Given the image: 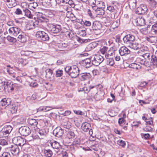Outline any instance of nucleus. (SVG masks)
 Here are the masks:
<instances>
[{
  "label": "nucleus",
  "instance_id": "nucleus-14",
  "mask_svg": "<svg viewBox=\"0 0 157 157\" xmlns=\"http://www.w3.org/2000/svg\"><path fill=\"white\" fill-rule=\"evenodd\" d=\"M147 10L146 5L141 4L137 8L136 13L138 14H144L145 13Z\"/></svg>",
  "mask_w": 157,
  "mask_h": 157
},
{
  "label": "nucleus",
  "instance_id": "nucleus-3",
  "mask_svg": "<svg viewBox=\"0 0 157 157\" xmlns=\"http://www.w3.org/2000/svg\"><path fill=\"white\" fill-rule=\"evenodd\" d=\"M91 59L92 64L95 66L99 65L104 60L103 56L100 55H94Z\"/></svg>",
  "mask_w": 157,
  "mask_h": 157
},
{
  "label": "nucleus",
  "instance_id": "nucleus-40",
  "mask_svg": "<svg viewBox=\"0 0 157 157\" xmlns=\"http://www.w3.org/2000/svg\"><path fill=\"white\" fill-rule=\"evenodd\" d=\"M18 62L19 63H21L23 65H26L28 63V60L26 59L20 58L18 59Z\"/></svg>",
  "mask_w": 157,
  "mask_h": 157
},
{
  "label": "nucleus",
  "instance_id": "nucleus-20",
  "mask_svg": "<svg viewBox=\"0 0 157 157\" xmlns=\"http://www.w3.org/2000/svg\"><path fill=\"white\" fill-rule=\"evenodd\" d=\"M136 25L138 26L144 25L145 24V21L144 18L142 17H139L135 19Z\"/></svg>",
  "mask_w": 157,
  "mask_h": 157
},
{
  "label": "nucleus",
  "instance_id": "nucleus-63",
  "mask_svg": "<svg viewBox=\"0 0 157 157\" xmlns=\"http://www.w3.org/2000/svg\"><path fill=\"white\" fill-rule=\"evenodd\" d=\"M77 41L79 43H86L88 42V40L87 39H84L81 38L80 37H78L77 38Z\"/></svg>",
  "mask_w": 157,
  "mask_h": 157
},
{
  "label": "nucleus",
  "instance_id": "nucleus-29",
  "mask_svg": "<svg viewBox=\"0 0 157 157\" xmlns=\"http://www.w3.org/2000/svg\"><path fill=\"white\" fill-rule=\"evenodd\" d=\"M23 16H25L30 18H33V15L31 14L30 11L27 8L23 9Z\"/></svg>",
  "mask_w": 157,
  "mask_h": 157
},
{
  "label": "nucleus",
  "instance_id": "nucleus-47",
  "mask_svg": "<svg viewBox=\"0 0 157 157\" xmlns=\"http://www.w3.org/2000/svg\"><path fill=\"white\" fill-rule=\"evenodd\" d=\"M114 53V51L113 49H110L105 55V57L106 58H108L109 56H112L113 53Z\"/></svg>",
  "mask_w": 157,
  "mask_h": 157
},
{
  "label": "nucleus",
  "instance_id": "nucleus-43",
  "mask_svg": "<svg viewBox=\"0 0 157 157\" xmlns=\"http://www.w3.org/2000/svg\"><path fill=\"white\" fill-rule=\"evenodd\" d=\"M120 21L119 20H117L114 21L111 25V27L113 29L117 28L120 25Z\"/></svg>",
  "mask_w": 157,
  "mask_h": 157
},
{
  "label": "nucleus",
  "instance_id": "nucleus-33",
  "mask_svg": "<svg viewBox=\"0 0 157 157\" xmlns=\"http://www.w3.org/2000/svg\"><path fill=\"white\" fill-rule=\"evenodd\" d=\"M44 156L46 157H51L53 154L52 151L49 149H44L43 151Z\"/></svg>",
  "mask_w": 157,
  "mask_h": 157
},
{
  "label": "nucleus",
  "instance_id": "nucleus-28",
  "mask_svg": "<svg viewBox=\"0 0 157 157\" xmlns=\"http://www.w3.org/2000/svg\"><path fill=\"white\" fill-rule=\"evenodd\" d=\"M145 39L151 43H155L157 41V37L155 36H151L146 37Z\"/></svg>",
  "mask_w": 157,
  "mask_h": 157
},
{
  "label": "nucleus",
  "instance_id": "nucleus-10",
  "mask_svg": "<svg viewBox=\"0 0 157 157\" xmlns=\"http://www.w3.org/2000/svg\"><path fill=\"white\" fill-rule=\"evenodd\" d=\"M123 39L124 43L129 46L134 40H135V37L132 35L128 34L124 36Z\"/></svg>",
  "mask_w": 157,
  "mask_h": 157
},
{
  "label": "nucleus",
  "instance_id": "nucleus-36",
  "mask_svg": "<svg viewBox=\"0 0 157 157\" xmlns=\"http://www.w3.org/2000/svg\"><path fill=\"white\" fill-rule=\"evenodd\" d=\"M46 77L48 78H50L53 76V71L50 69H48L46 70Z\"/></svg>",
  "mask_w": 157,
  "mask_h": 157
},
{
  "label": "nucleus",
  "instance_id": "nucleus-35",
  "mask_svg": "<svg viewBox=\"0 0 157 157\" xmlns=\"http://www.w3.org/2000/svg\"><path fill=\"white\" fill-rule=\"evenodd\" d=\"M6 81L7 80L4 78L0 79V90H4Z\"/></svg>",
  "mask_w": 157,
  "mask_h": 157
},
{
  "label": "nucleus",
  "instance_id": "nucleus-45",
  "mask_svg": "<svg viewBox=\"0 0 157 157\" xmlns=\"http://www.w3.org/2000/svg\"><path fill=\"white\" fill-rule=\"evenodd\" d=\"M151 31L155 34H157V23H155L152 25Z\"/></svg>",
  "mask_w": 157,
  "mask_h": 157
},
{
  "label": "nucleus",
  "instance_id": "nucleus-54",
  "mask_svg": "<svg viewBox=\"0 0 157 157\" xmlns=\"http://www.w3.org/2000/svg\"><path fill=\"white\" fill-rule=\"evenodd\" d=\"M63 75V71L62 70H59L56 71V75L57 77H60Z\"/></svg>",
  "mask_w": 157,
  "mask_h": 157
},
{
  "label": "nucleus",
  "instance_id": "nucleus-59",
  "mask_svg": "<svg viewBox=\"0 0 157 157\" xmlns=\"http://www.w3.org/2000/svg\"><path fill=\"white\" fill-rule=\"evenodd\" d=\"M55 1L58 4H60L61 3H67L68 1V0H55Z\"/></svg>",
  "mask_w": 157,
  "mask_h": 157
},
{
  "label": "nucleus",
  "instance_id": "nucleus-30",
  "mask_svg": "<svg viewBox=\"0 0 157 157\" xmlns=\"http://www.w3.org/2000/svg\"><path fill=\"white\" fill-rule=\"evenodd\" d=\"M137 60L138 61L140 64L146 67H147L149 65V61L144 59L140 58H138L137 59Z\"/></svg>",
  "mask_w": 157,
  "mask_h": 157
},
{
  "label": "nucleus",
  "instance_id": "nucleus-18",
  "mask_svg": "<svg viewBox=\"0 0 157 157\" xmlns=\"http://www.w3.org/2000/svg\"><path fill=\"white\" fill-rule=\"evenodd\" d=\"M9 148L13 155H18L19 152V150L18 146L17 145H12L11 147H10Z\"/></svg>",
  "mask_w": 157,
  "mask_h": 157
},
{
  "label": "nucleus",
  "instance_id": "nucleus-38",
  "mask_svg": "<svg viewBox=\"0 0 157 157\" xmlns=\"http://www.w3.org/2000/svg\"><path fill=\"white\" fill-rule=\"evenodd\" d=\"M151 59L150 61L151 65H157V58L155 57L153 55H151Z\"/></svg>",
  "mask_w": 157,
  "mask_h": 157
},
{
  "label": "nucleus",
  "instance_id": "nucleus-34",
  "mask_svg": "<svg viewBox=\"0 0 157 157\" xmlns=\"http://www.w3.org/2000/svg\"><path fill=\"white\" fill-rule=\"evenodd\" d=\"M148 2L149 6L153 10L156 8V2L155 0H147Z\"/></svg>",
  "mask_w": 157,
  "mask_h": 157
},
{
  "label": "nucleus",
  "instance_id": "nucleus-19",
  "mask_svg": "<svg viewBox=\"0 0 157 157\" xmlns=\"http://www.w3.org/2000/svg\"><path fill=\"white\" fill-rule=\"evenodd\" d=\"M102 27V24L100 21H95L93 22L92 25L93 30H100Z\"/></svg>",
  "mask_w": 157,
  "mask_h": 157
},
{
  "label": "nucleus",
  "instance_id": "nucleus-4",
  "mask_svg": "<svg viewBox=\"0 0 157 157\" xmlns=\"http://www.w3.org/2000/svg\"><path fill=\"white\" fill-rule=\"evenodd\" d=\"M13 129L10 125L5 126L0 131V138L8 136Z\"/></svg>",
  "mask_w": 157,
  "mask_h": 157
},
{
  "label": "nucleus",
  "instance_id": "nucleus-9",
  "mask_svg": "<svg viewBox=\"0 0 157 157\" xmlns=\"http://www.w3.org/2000/svg\"><path fill=\"white\" fill-rule=\"evenodd\" d=\"M19 132L21 136H26L31 133V130L29 128L26 126H21L19 129Z\"/></svg>",
  "mask_w": 157,
  "mask_h": 157
},
{
  "label": "nucleus",
  "instance_id": "nucleus-23",
  "mask_svg": "<svg viewBox=\"0 0 157 157\" xmlns=\"http://www.w3.org/2000/svg\"><path fill=\"white\" fill-rule=\"evenodd\" d=\"M21 0H6L7 5L9 8H11L15 7L17 5V1L19 2Z\"/></svg>",
  "mask_w": 157,
  "mask_h": 157
},
{
  "label": "nucleus",
  "instance_id": "nucleus-17",
  "mask_svg": "<svg viewBox=\"0 0 157 157\" xmlns=\"http://www.w3.org/2000/svg\"><path fill=\"white\" fill-rule=\"evenodd\" d=\"M119 54L121 56H126L130 53V51L125 46H122L119 50Z\"/></svg>",
  "mask_w": 157,
  "mask_h": 157
},
{
  "label": "nucleus",
  "instance_id": "nucleus-2",
  "mask_svg": "<svg viewBox=\"0 0 157 157\" xmlns=\"http://www.w3.org/2000/svg\"><path fill=\"white\" fill-rule=\"evenodd\" d=\"M130 48L134 50H137L140 49L141 51H143L147 50V47L139 43L136 41L134 40L129 46Z\"/></svg>",
  "mask_w": 157,
  "mask_h": 157
},
{
  "label": "nucleus",
  "instance_id": "nucleus-46",
  "mask_svg": "<svg viewBox=\"0 0 157 157\" xmlns=\"http://www.w3.org/2000/svg\"><path fill=\"white\" fill-rule=\"evenodd\" d=\"M108 60L106 61V64L107 65H109L110 66H113L114 64V59L113 58H107Z\"/></svg>",
  "mask_w": 157,
  "mask_h": 157
},
{
  "label": "nucleus",
  "instance_id": "nucleus-5",
  "mask_svg": "<svg viewBox=\"0 0 157 157\" xmlns=\"http://www.w3.org/2000/svg\"><path fill=\"white\" fill-rule=\"evenodd\" d=\"M36 36L39 40L43 41H47L49 39L48 34L43 31H38L36 33Z\"/></svg>",
  "mask_w": 157,
  "mask_h": 157
},
{
  "label": "nucleus",
  "instance_id": "nucleus-60",
  "mask_svg": "<svg viewBox=\"0 0 157 157\" xmlns=\"http://www.w3.org/2000/svg\"><path fill=\"white\" fill-rule=\"evenodd\" d=\"M82 65L86 68H89L91 66V63H85L84 61H83L82 63Z\"/></svg>",
  "mask_w": 157,
  "mask_h": 157
},
{
  "label": "nucleus",
  "instance_id": "nucleus-11",
  "mask_svg": "<svg viewBox=\"0 0 157 157\" xmlns=\"http://www.w3.org/2000/svg\"><path fill=\"white\" fill-rule=\"evenodd\" d=\"M107 10L111 13V17L114 19L115 17V15L118 12V9L115 6L109 5H107Z\"/></svg>",
  "mask_w": 157,
  "mask_h": 157
},
{
  "label": "nucleus",
  "instance_id": "nucleus-15",
  "mask_svg": "<svg viewBox=\"0 0 157 157\" xmlns=\"http://www.w3.org/2000/svg\"><path fill=\"white\" fill-rule=\"evenodd\" d=\"M8 31L10 34H13L15 36H17L18 34L21 32L20 29L17 27H11L9 29Z\"/></svg>",
  "mask_w": 157,
  "mask_h": 157
},
{
  "label": "nucleus",
  "instance_id": "nucleus-61",
  "mask_svg": "<svg viewBox=\"0 0 157 157\" xmlns=\"http://www.w3.org/2000/svg\"><path fill=\"white\" fill-rule=\"evenodd\" d=\"M117 143L119 145L124 147L125 145V143L124 141L121 140H119L117 141Z\"/></svg>",
  "mask_w": 157,
  "mask_h": 157
},
{
  "label": "nucleus",
  "instance_id": "nucleus-22",
  "mask_svg": "<svg viewBox=\"0 0 157 157\" xmlns=\"http://www.w3.org/2000/svg\"><path fill=\"white\" fill-rule=\"evenodd\" d=\"M11 100L10 98H4L0 101V105L2 106H7L11 104Z\"/></svg>",
  "mask_w": 157,
  "mask_h": 157
},
{
  "label": "nucleus",
  "instance_id": "nucleus-12",
  "mask_svg": "<svg viewBox=\"0 0 157 157\" xmlns=\"http://www.w3.org/2000/svg\"><path fill=\"white\" fill-rule=\"evenodd\" d=\"M14 86L15 85L13 82L7 80L5 85L4 90L5 91L7 90L8 92H10L13 90Z\"/></svg>",
  "mask_w": 157,
  "mask_h": 157
},
{
  "label": "nucleus",
  "instance_id": "nucleus-1",
  "mask_svg": "<svg viewBox=\"0 0 157 157\" xmlns=\"http://www.w3.org/2000/svg\"><path fill=\"white\" fill-rule=\"evenodd\" d=\"M66 73L71 76L72 78H75L77 77L79 74V70L76 65L72 67L67 66L65 68Z\"/></svg>",
  "mask_w": 157,
  "mask_h": 157
},
{
  "label": "nucleus",
  "instance_id": "nucleus-56",
  "mask_svg": "<svg viewBox=\"0 0 157 157\" xmlns=\"http://www.w3.org/2000/svg\"><path fill=\"white\" fill-rule=\"evenodd\" d=\"M146 124L147 125H152L153 122L151 118L147 119L146 121Z\"/></svg>",
  "mask_w": 157,
  "mask_h": 157
},
{
  "label": "nucleus",
  "instance_id": "nucleus-24",
  "mask_svg": "<svg viewBox=\"0 0 157 157\" xmlns=\"http://www.w3.org/2000/svg\"><path fill=\"white\" fill-rule=\"evenodd\" d=\"M128 2L130 8L134 10L136 7V0H128Z\"/></svg>",
  "mask_w": 157,
  "mask_h": 157
},
{
  "label": "nucleus",
  "instance_id": "nucleus-57",
  "mask_svg": "<svg viewBox=\"0 0 157 157\" xmlns=\"http://www.w3.org/2000/svg\"><path fill=\"white\" fill-rule=\"evenodd\" d=\"M8 144V142L6 140L4 139H0V145L2 146H5Z\"/></svg>",
  "mask_w": 157,
  "mask_h": 157
},
{
  "label": "nucleus",
  "instance_id": "nucleus-27",
  "mask_svg": "<svg viewBox=\"0 0 157 157\" xmlns=\"http://www.w3.org/2000/svg\"><path fill=\"white\" fill-rule=\"evenodd\" d=\"M17 40L18 41L22 43L26 42L27 40L26 35L24 33H22L18 36Z\"/></svg>",
  "mask_w": 157,
  "mask_h": 157
},
{
  "label": "nucleus",
  "instance_id": "nucleus-26",
  "mask_svg": "<svg viewBox=\"0 0 157 157\" xmlns=\"http://www.w3.org/2000/svg\"><path fill=\"white\" fill-rule=\"evenodd\" d=\"M51 0H41V3L44 7L49 8L52 6Z\"/></svg>",
  "mask_w": 157,
  "mask_h": 157
},
{
  "label": "nucleus",
  "instance_id": "nucleus-37",
  "mask_svg": "<svg viewBox=\"0 0 157 157\" xmlns=\"http://www.w3.org/2000/svg\"><path fill=\"white\" fill-rule=\"evenodd\" d=\"M129 67L136 70H139L141 68V66L136 63H132L129 65Z\"/></svg>",
  "mask_w": 157,
  "mask_h": 157
},
{
  "label": "nucleus",
  "instance_id": "nucleus-64",
  "mask_svg": "<svg viewBox=\"0 0 157 157\" xmlns=\"http://www.w3.org/2000/svg\"><path fill=\"white\" fill-rule=\"evenodd\" d=\"M1 157H11V156L9 153L4 152L2 155Z\"/></svg>",
  "mask_w": 157,
  "mask_h": 157
},
{
  "label": "nucleus",
  "instance_id": "nucleus-6",
  "mask_svg": "<svg viewBox=\"0 0 157 157\" xmlns=\"http://www.w3.org/2000/svg\"><path fill=\"white\" fill-rule=\"evenodd\" d=\"M27 122L29 125H30L32 131L36 132V130H38L39 129V128L37 126V120L29 118L28 119Z\"/></svg>",
  "mask_w": 157,
  "mask_h": 157
},
{
  "label": "nucleus",
  "instance_id": "nucleus-48",
  "mask_svg": "<svg viewBox=\"0 0 157 157\" xmlns=\"http://www.w3.org/2000/svg\"><path fill=\"white\" fill-rule=\"evenodd\" d=\"M108 49V48L105 46L103 47L100 50V53L103 55L107 53V51Z\"/></svg>",
  "mask_w": 157,
  "mask_h": 157
},
{
  "label": "nucleus",
  "instance_id": "nucleus-8",
  "mask_svg": "<svg viewBox=\"0 0 157 157\" xmlns=\"http://www.w3.org/2000/svg\"><path fill=\"white\" fill-rule=\"evenodd\" d=\"M36 132H38L37 134L38 137L40 139H43L45 137L48 132V130L47 128H43L41 129H38V130H36Z\"/></svg>",
  "mask_w": 157,
  "mask_h": 157
},
{
  "label": "nucleus",
  "instance_id": "nucleus-25",
  "mask_svg": "<svg viewBox=\"0 0 157 157\" xmlns=\"http://www.w3.org/2000/svg\"><path fill=\"white\" fill-rule=\"evenodd\" d=\"M91 76L89 73H84L81 75L80 79L82 81L88 80L91 78Z\"/></svg>",
  "mask_w": 157,
  "mask_h": 157
},
{
  "label": "nucleus",
  "instance_id": "nucleus-7",
  "mask_svg": "<svg viewBox=\"0 0 157 157\" xmlns=\"http://www.w3.org/2000/svg\"><path fill=\"white\" fill-rule=\"evenodd\" d=\"M48 26L51 32L54 33H58L62 29L61 26L59 25L49 24Z\"/></svg>",
  "mask_w": 157,
  "mask_h": 157
},
{
  "label": "nucleus",
  "instance_id": "nucleus-39",
  "mask_svg": "<svg viewBox=\"0 0 157 157\" xmlns=\"http://www.w3.org/2000/svg\"><path fill=\"white\" fill-rule=\"evenodd\" d=\"M65 35L67 38L71 39L73 37L74 34L71 31L69 30L65 32Z\"/></svg>",
  "mask_w": 157,
  "mask_h": 157
},
{
  "label": "nucleus",
  "instance_id": "nucleus-55",
  "mask_svg": "<svg viewBox=\"0 0 157 157\" xmlns=\"http://www.w3.org/2000/svg\"><path fill=\"white\" fill-rule=\"evenodd\" d=\"M7 39L10 42L12 43H14L16 41L15 38H14L13 37H11L10 36H8L7 37Z\"/></svg>",
  "mask_w": 157,
  "mask_h": 157
},
{
  "label": "nucleus",
  "instance_id": "nucleus-42",
  "mask_svg": "<svg viewBox=\"0 0 157 157\" xmlns=\"http://www.w3.org/2000/svg\"><path fill=\"white\" fill-rule=\"evenodd\" d=\"M37 19L38 21H39L40 22L44 21L47 22V20H48L44 16H43L42 14H41L40 16H39V17H37Z\"/></svg>",
  "mask_w": 157,
  "mask_h": 157
},
{
  "label": "nucleus",
  "instance_id": "nucleus-16",
  "mask_svg": "<svg viewBox=\"0 0 157 157\" xmlns=\"http://www.w3.org/2000/svg\"><path fill=\"white\" fill-rule=\"evenodd\" d=\"M63 134V131L60 127L56 128L53 131V134L56 137H60Z\"/></svg>",
  "mask_w": 157,
  "mask_h": 157
},
{
  "label": "nucleus",
  "instance_id": "nucleus-62",
  "mask_svg": "<svg viewBox=\"0 0 157 157\" xmlns=\"http://www.w3.org/2000/svg\"><path fill=\"white\" fill-rule=\"evenodd\" d=\"M40 0H36V1H34L33 3V6H32L34 8H36L38 6V4H39V2Z\"/></svg>",
  "mask_w": 157,
  "mask_h": 157
},
{
  "label": "nucleus",
  "instance_id": "nucleus-41",
  "mask_svg": "<svg viewBox=\"0 0 157 157\" xmlns=\"http://www.w3.org/2000/svg\"><path fill=\"white\" fill-rule=\"evenodd\" d=\"M151 55L150 53H146L143 54L142 55V56L144 59L147 60L149 62Z\"/></svg>",
  "mask_w": 157,
  "mask_h": 157
},
{
  "label": "nucleus",
  "instance_id": "nucleus-58",
  "mask_svg": "<svg viewBox=\"0 0 157 157\" xmlns=\"http://www.w3.org/2000/svg\"><path fill=\"white\" fill-rule=\"evenodd\" d=\"M15 122L18 124H22L24 122V119L22 117H20L17 119Z\"/></svg>",
  "mask_w": 157,
  "mask_h": 157
},
{
  "label": "nucleus",
  "instance_id": "nucleus-31",
  "mask_svg": "<svg viewBox=\"0 0 157 157\" xmlns=\"http://www.w3.org/2000/svg\"><path fill=\"white\" fill-rule=\"evenodd\" d=\"M51 144L52 147L54 149L58 150L61 148V146L59 143L56 141H54Z\"/></svg>",
  "mask_w": 157,
  "mask_h": 157
},
{
  "label": "nucleus",
  "instance_id": "nucleus-32",
  "mask_svg": "<svg viewBox=\"0 0 157 157\" xmlns=\"http://www.w3.org/2000/svg\"><path fill=\"white\" fill-rule=\"evenodd\" d=\"M90 125L88 123H84L82 124L81 128L85 132H87L89 129Z\"/></svg>",
  "mask_w": 157,
  "mask_h": 157
},
{
  "label": "nucleus",
  "instance_id": "nucleus-52",
  "mask_svg": "<svg viewBox=\"0 0 157 157\" xmlns=\"http://www.w3.org/2000/svg\"><path fill=\"white\" fill-rule=\"evenodd\" d=\"M148 28L146 27L140 29V32L143 34L147 35L149 33Z\"/></svg>",
  "mask_w": 157,
  "mask_h": 157
},
{
  "label": "nucleus",
  "instance_id": "nucleus-53",
  "mask_svg": "<svg viewBox=\"0 0 157 157\" xmlns=\"http://www.w3.org/2000/svg\"><path fill=\"white\" fill-rule=\"evenodd\" d=\"M34 54L35 52H33L32 51H25V56L33 57V54Z\"/></svg>",
  "mask_w": 157,
  "mask_h": 157
},
{
  "label": "nucleus",
  "instance_id": "nucleus-44",
  "mask_svg": "<svg viewBox=\"0 0 157 157\" xmlns=\"http://www.w3.org/2000/svg\"><path fill=\"white\" fill-rule=\"evenodd\" d=\"M141 136L143 139L147 140L151 138V136L148 133H141Z\"/></svg>",
  "mask_w": 157,
  "mask_h": 157
},
{
  "label": "nucleus",
  "instance_id": "nucleus-49",
  "mask_svg": "<svg viewBox=\"0 0 157 157\" xmlns=\"http://www.w3.org/2000/svg\"><path fill=\"white\" fill-rule=\"evenodd\" d=\"M14 13L17 15H21L23 16L24 13L23 11H22L20 9L18 8H17L15 11L14 12Z\"/></svg>",
  "mask_w": 157,
  "mask_h": 157
},
{
  "label": "nucleus",
  "instance_id": "nucleus-51",
  "mask_svg": "<svg viewBox=\"0 0 157 157\" xmlns=\"http://www.w3.org/2000/svg\"><path fill=\"white\" fill-rule=\"evenodd\" d=\"M62 50L66 48L68 49L71 48V46L70 44L62 43Z\"/></svg>",
  "mask_w": 157,
  "mask_h": 157
},
{
  "label": "nucleus",
  "instance_id": "nucleus-13",
  "mask_svg": "<svg viewBox=\"0 0 157 157\" xmlns=\"http://www.w3.org/2000/svg\"><path fill=\"white\" fill-rule=\"evenodd\" d=\"M13 141L16 144L15 145L23 146L26 143L25 140L21 137H15L13 139Z\"/></svg>",
  "mask_w": 157,
  "mask_h": 157
},
{
  "label": "nucleus",
  "instance_id": "nucleus-50",
  "mask_svg": "<svg viewBox=\"0 0 157 157\" xmlns=\"http://www.w3.org/2000/svg\"><path fill=\"white\" fill-rule=\"evenodd\" d=\"M67 136L69 139H72L75 137V134L74 132L72 131H69L68 132Z\"/></svg>",
  "mask_w": 157,
  "mask_h": 157
},
{
  "label": "nucleus",
  "instance_id": "nucleus-21",
  "mask_svg": "<svg viewBox=\"0 0 157 157\" xmlns=\"http://www.w3.org/2000/svg\"><path fill=\"white\" fill-rule=\"evenodd\" d=\"M105 8V5L103 7H97L96 6L93 7V9L95 10L96 13L97 15H101L104 13V10L103 8Z\"/></svg>",
  "mask_w": 157,
  "mask_h": 157
}]
</instances>
